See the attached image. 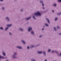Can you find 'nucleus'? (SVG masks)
I'll use <instances>...</instances> for the list:
<instances>
[{
  "instance_id": "f257e3e1",
  "label": "nucleus",
  "mask_w": 61,
  "mask_h": 61,
  "mask_svg": "<svg viewBox=\"0 0 61 61\" xmlns=\"http://www.w3.org/2000/svg\"><path fill=\"white\" fill-rule=\"evenodd\" d=\"M17 55V52H14L13 54L11 55L13 59H16L17 57L16 56Z\"/></svg>"
},
{
  "instance_id": "f03ea898",
  "label": "nucleus",
  "mask_w": 61,
  "mask_h": 61,
  "mask_svg": "<svg viewBox=\"0 0 61 61\" xmlns=\"http://www.w3.org/2000/svg\"><path fill=\"white\" fill-rule=\"evenodd\" d=\"M41 15L42 14L40 13L39 11H38L37 13H35L34 14V15H36V17H38V15L39 16H41Z\"/></svg>"
},
{
  "instance_id": "7ed1b4c3",
  "label": "nucleus",
  "mask_w": 61,
  "mask_h": 61,
  "mask_svg": "<svg viewBox=\"0 0 61 61\" xmlns=\"http://www.w3.org/2000/svg\"><path fill=\"white\" fill-rule=\"evenodd\" d=\"M5 19L8 22H10V19L9 18V17L7 16L6 17Z\"/></svg>"
},
{
  "instance_id": "20e7f679",
  "label": "nucleus",
  "mask_w": 61,
  "mask_h": 61,
  "mask_svg": "<svg viewBox=\"0 0 61 61\" xmlns=\"http://www.w3.org/2000/svg\"><path fill=\"white\" fill-rule=\"evenodd\" d=\"M5 19L8 22H10V19L9 18V17L7 16L6 17Z\"/></svg>"
},
{
  "instance_id": "39448f33",
  "label": "nucleus",
  "mask_w": 61,
  "mask_h": 61,
  "mask_svg": "<svg viewBox=\"0 0 61 61\" xmlns=\"http://www.w3.org/2000/svg\"><path fill=\"white\" fill-rule=\"evenodd\" d=\"M5 19L8 22H10V19L9 18V17L7 16L6 17Z\"/></svg>"
},
{
  "instance_id": "423d86ee",
  "label": "nucleus",
  "mask_w": 61,
  "mask_h": 61,
  "mask_svg": "<svg viewBox=\"0 0 61 61\" xmlns=\"http://www.w3.org/2000/svg\"><path fill=\"white\" fill-rule=\"evenodd\" d=\"M40 4H42V6H45V5L43 3V1L42 0H41L40 1Z\"/></svg>"
},
{
  "instance_id": "0eeeda50",
  "label": "nucleus",
  "mask_w": 61,
  "mask_h": 61,
  "mask_svg": "<svg viewBox=\"0 0 61 61\" xmlns=\"http://www.w3.org/2000/svg\"><path fill=\"white\" fill-rule=\"evenodd\" d=\"M31 30H32V28L31 27H30L29 28L28 31V32H30Z\"/></svg>"
},
{
  "instance_id": "6e6552de",
  "label": "nucleus",
  "mask_w": 61,
  "mask_h": 61,
  "mask_svg": "<svg viewBox=\"0 0 61 61\" xmlns=\"http://www.w3.org/2000/svg\"><path fill=\"white\" fill-rule=\"evenodd\" d=\"M16 48L19 49H23V48H22V47L21 46H17Z\"/></svg>"
},
{
  "instance_id": "1a4fd4ad",
  "label": "nucleus",
  "mask_w": 61,
  "mask_h": 61,
  "mask_svg": "<svg viewBox=\"0 0 61 61\" xmlns=\"http://www.w3.org/2000/svg\"><path fill=\"white\" fill-rule=\"evenodd\" d=\"M31 34L32 35H35V32L33 31H32L30 32Z\"/></svg>"
},
{
  "instance_id": "9d476101",
  "label": "nucleus",
  "mask_w": 61,
  "mask_h": 61,
  "mask_svg": "<svg viewBox=\"0 0 61 61\" xmlns=\"http://www.w3.org/2000/svg\"><path fill=\"white\" fill-rule=\"evenodd\" d=\"M5 57L3 56H1V55L0 54V61H1V59H4Z\"/></svg>"
},
{
  "instance_id": "9b49d317",
  "label": "nucleus",
  "mask_w": 61,
  "mask_h": 61,
  "mask_svg": "<svg viewBox=\"0 0 61 61\" xmlns=\"http://www.w3.org/2000/svg\"><path fill=\"white\" fill-rule=\"evenodd\" d=\"M31 17H29L27 18H26L25 19L26 20H30V19H31Z\"/></svg>"
},
{
  "instance_id": "f8f14e48",
  "label": "nucleus",
  "mask_w": 61,
  "mask_h": 61,
  "mask_svg": "<svg viewBox=\"0 0 61 61\" xmlns=\"http://www.w3.org/2000/svg\"><path fill=\"white\" fill-rule=\"evenodd\" d=\"M42 51H38L37 52V53L39 54H42Z\"/></svg>"
},
{
  "instance_id": "ddd939ff",
  "label": "nucleus",
  "mask_w": 61,
  "mask_h": 61,
  "mask_svg": "<svg viewBox=\"0 0 61 61\" xmlns=\"http://www.w3.org/2000/svg\"><path fill=\"white\" fill-rule=\"evenodd\" d=\"M6 25V26H7L8 27H9H9H11V26L12 25V24H10L9 25L7 24Z\"/></svg>"
},
{
  "instance_id": "4468645a",
  "label": "nucleus",
  "mask_w": 61,
  "mask_h": 61,
  "mask_svg": "<svg viewBox=\"0 0 61 61\" xmlns=\"http://www.w3.org/2000/svg\"><path fill=\"white\" fill-rule=\"evenodd\" d=\"M43 53L45 56H46V51H43Z\"/></svg>"
},
{
  "instance_id": "2eb2a0df",
  "label": "nucleus",
  "mask_w": 61,
  "mask_h": 61,
  "mask_svg": "<svg viewBox=\"0 0 61 61\" xmlns=\"http://www.w3.org/2000/svg\"><path fill=\"white\" fill-rule=\"evenodd\" d=\"M46 19L48 23V24H50V21H49V19L48 18H46Z\"/></svg>"
},
{
  "instance_id": "dca6fc26",
  "label": "nucleus",
  "mask_w": 61,
  "mask_h": 61,
  "mask_svg": "<svg viewBox=\"0 0 61 61\" xmlns=\"http://www.w3.org/2000/svg\"><path fill=\"white\" fill-rule=\"evenodd\" d=\"M21 42L22 43H23V44H24V45L25 44V41H24V40H22Z\"/></svg>"
},
{
  "instance_id": "f3484780",
  "label": "nucleus",
  "mask_w": 61,
  "mask_h": 61,
  "mask_svg": "<svg viewBox=\"0 0 61 61\" xmlns=\"http://www.w3.org/2000/svg\"><path fill=\"white\" fill-rule=\"evenodd\" d=\"M2 54L4 56H6V54H5V52H4V51H2Z\"/></svg>"
},
{
  "instance_id": "a211bd4d",
  "label": "nucleus",
  "mask_w": 61,
  "mask_h": 61,
  "mask_svg": "<svg viewBox=\"0 0 61 61\" xmlns=\"http://www.w3.org/2000/svg\"><path fill=\"white\" fill-rule=\"evenodd\" d=\"M1 9L2 11H4L5 10V7H2L1 8Z\"/></svg>"
},
{
  "instance_id": "6ab92c4d",
  "label": "nucleus",
  "mask_w": 61,
  "mask_h": 61,
  "mask_svg": "<svg viewBox=\"0 0 61 61\" xmlns=\"http://www.w3.org/2000/svg\"><path fill=\"white\" fill-rule=\"evenodd\" d=\"M53 6H54V7H56L57 6V4H56V3H55L53 5Z\"/></svg>"
},
{
  "instance_id": "aec40b11",
  "label": "nucleus",
  "mask_w": 61,
  "mask_h": 61,
  "mask_svg": "<svg viewBox=\"0 0 61 61\" xmlns=\"http://www.w3.org/2000/svg\"><path fill=\"white\" fill-rule=\"evenodd\" d=\"M9 28V27H6L5 29V30L6 31Z\"/></svg>"
},
{
  "instance_id": "412c9836",
  "label": "nucleus",
  "mask_w": 61,
  "mask_h": 61,
  "mask_svg": "<svg viewBox=\"0 0 61 61\" xmlns=\"http://www.w3.org/2000/svg\"><path fill=\"white\" fill-rule=\"evenodd\" d=\"M44 25H45L46 26H47V27L49 26V25H48V24L47 23H45L44 24Z\"/></svg>"
},
{
  "instance_id": "4be33fe9",
  "label": "nucleus",
  "mask_w": 61,
  "mask_h": 61,
  "mask_svg": "<svg viewBox=\"0 0 61 61\" xmlns=\"http://www.w3.org/2000/svg\"><path fill=\"white\" fill-rule=\"evenodd\" d=\"M32 17L34 19V20H36V17L35 15H33L32 16Z\"/></svg>"
},
{
  "instance_id": "5701e85b",
  "label": "nucleus",
  "mask_w": 61,
  "mask_h": 61,
  "mask_svg": "<svg viewBox=\"0 0 61 61\" xmlns=\"http://www.w3.org/2000/svg\"><path fill=\"white\" fill-rule=\"evenodd\" d=\"M53 29L55 30V31H57V30L56 29V27H55L53 28Z\"/></svg>"
},
{
  "instance_id": "b1692460",
  "label": "nucleus",
  "mask_w": 61,
  "mask_h": 61,
  "mask_svg": "<svg viewBox=\"0 0 61 61\" xmlns=\"http://www.w3.org/2000/svg\"><path fill=\"white\" fill-rule=\"evenodd\" d=\"M58 19V18L57 17H56L55 18V21H56Z\"/></svg>"
},
{
  "instance_id": "393cba45",
  "label": "nucleus",
  "mask_w": 61,
  "mask_h": 61,
  "mask_svg": "<svg viewBox=\"0 0 61 61\" xmlns=\"http://www.w3.org/2000/svg\"><path fill=\"white\" fill-rule=\"evenodd\" d=\"M19 29L20 31H24V30H23V29H22V28H19Z\"/></svg>"
},
{
  "instance_id": "a878e982",
  "label": "nucleus",
  "mask_w": 61,
  "mask_h": 61,
  "mask_svg": "<svg viewBox=\"0 0 61 61\" xmlns=\"http://www.w3.org/2000/svg\"><path fill=\"white\" fill-rule=\"evenodd\" d=\"M31 61H36V59L34 58H32L31 59Z\"/></svg>"
},
{
  "instance_id": "bb28decb",
  "label": "nucleus",
  "mask_w": 61,
  "mask_h": 61,
  "mask_svg": "<svg viewBox=\"0 0 61 61\" xmlns=\"http://www.w3.org/2000/svg\"><path fill=\"white\" fill-rule=\"evenodd\" d=\"M61 12H59V13H57V14L58 15H61Z\"/></svg>"
},
{
  "instance_id": "cd10ccee",
  "label": "nucleus",
  "mask_w": 61,
  "mask_h": 61,
  "mask_svg": "<svg viewBox=\"0 0 61 61\" xmlns=\"http://www.w3.org/2000/svg\"><path fill=\"white\" fill-rule=\"evenodd\" d=\"M0 30H4V28L2 27H0Z\"/></svg>"
},
{
  "instance_id": "c85d7f7f",
  "label": "nucleus",
  "mask_w": 61,
  "mask_h": 61,
  "mask_svg": "<svg viewBox=\"0 0 61 61\" xmlns=\"http://www.w3.org/2000/svg\"><path fill=\"white\" fill-rule=\"evenodd\" d=\"M51 52L52 53H55V51L52 50L51 51Z\"/></svg>"
},
{
  "instance_id": "c756f323",
  "label": "nucleus",
  "mask_w": 61,
  "mask_h": 61,
  "mask_svg": "<svg viewBox=\"0 0 61 61\" xmlns=\"http://www.w3.org/2000/svg\"><path fill=\"white\" fill-rule=\"evenodd\" d=\"M9 34L10 36H11L13 35L12 33H11V32H9Z\"/></svg>"
},
{
  "instance_id": "7c9ffc66",
  "label": "nucleus",
  "mask_w": 61,
  "mask_h": 61,
  "mask_svg": "<svg viewBox=\"0 0 61 61\" xmlns=\"http://www.w3.org/2000/svg\"><path fill=\"white\" fill-rule=\"evenodd\" d=\"M34 46H35L34 45H31L30 46V48H34Z\"/></svg>"
},
{
  "instance_id": "2f4dec72",
  "label": "nucleus",
  "mask_w": 61,
  "mask_h": 61,
  "mask_svg": "<svg viewBox=\"0 0 61 61\" xmlns=\"http://www.w3.org/2000/svg\"><path fill=\"white\" fill-rule=\"evenodd\" d=\"M51 49H49L48 50V51L49 53L51 52Z\"/></svg>"
},
{
  "instance_id": "473e14b6",
  "label": "nucleus",
  "mask_w": 61,
  "mask_h": 61,
  "mask_svg": "<svg viewBox=\"0 0 61 61\" xmlns=\"http://www.w3.org/2000/svg\"><path fill=\"white\" fill-rule=\"evenodd\" d=\"M57 28L58 29H60V27L59 26H57Z\"/></svg>"
},
{
  "instance_id": "72a5a7b5",
  "label": "nucleus",
  "mask_w": 61,
  "mask_h": 61,
  "mask_svg": "<svg viewBox=\"0 0 61 61\" xmlns=\"http://www.w3.org/2000/svg\"><path fill=\"white\" fill-rule=\"evenodd\" d=\"M23 10H24L23 9H21L20 10V12H23Z\"/></svg>"
},
{
  "instance_id": "f704fd0d",
  "label": "nucleus",
  "mask_w": 61,
  "mask_h": 61,
  "mask_svg": "<svg viewBox=\"0 0 61 61\" xmlns=\"http://www.w3.org/2000/svg\"><path fill=\"white\" fill-rule=\"evenodd\" d=\"M42 36H43V35H41L40 36H39V37L40 38H41V37H42Z\"/></svg>"
},
{
  "instance_id": "c9c22d12",
  "label": "nucleus",
  "mask_w": 61,
  "mask_h": 61,
  "mask_svg": "<svg viewBox=\"0 0 61 61\" xmlns=\"http://www.w3.org/2000/svg\"><path fill=\"white\" fill-rule=\"evenodd\" d=\"M40 45L39 44H38L36 45V46H39Z\"/></svg>"
},
{
  "instance_id": "e433bc0d",
  "label": "nucleus",
  "mask_w": 61,
  "mask_h": 61,
  "mask_svg": "<svg viewBox=\"0 0 61 61\" xmlns=\"http://www.w3.org/2000/svg\"><path fill=\"white\" fill-rule=\"evenodd\" d=\"M58 2H61V0H58Z\"/></svg>"
},
{
  "instance_id": "4c0bfd02",
  "label": "nucleus",
  "mask_w": 61,
  "mask_h": 61,
  "mask_svg": "<svg viewBox=\"0 0 61 61\" xmlns=\"http://www.w3.org/2000/svg\"><path fill=\"white\" fill-rule=\"evenodd\" d=\"M30 48L29 47V46H28L27 47V49H29Z\"/></svg>"
},
{
  "instance_id": "58836bf2",
  "label": "nucleus",
  "mask_w": 61,
  "mask_h": 61,
  "mask_svg": "<svg viewBox=\"0 0 61 61\" xmlns=\"http://www.w3.org/2000/svg\"><path fill=\"white\" fill-rule=\"evenodd\" d=\"M42 8L43 9H45V7H42Z\"/></svg>"
},
{
  "instance_id": "ea45409f",
  "label": "nucleus",
  "mask_w": 61,
  "mask_h": 61,
  "mask_svg": "<svg viewBox=\"0 0 61 61\" xmlns=\"http://www.w3.org/2000/svg\"><path fill=\"white\" fill-rule=\"evenodd\" d=\"M55 53H58V52L56 51H55Z\"/></svg>"
},
{
  "instance_id": "a19ab883",
  "label": "nucleus",
  "mask_w": 61,
  "mask_h": 61,
  "mask_svg": "<svg viewBox=\"0 0 61 61\" xmlns=\"http://www.w3.org/2000/svg\"><path fill=\"white\" fill-rule=\"evenodd\" d=\"M4 0H0V1L1 2H3V1H4Z\"/></svg>"
},
{
  "instance_id": "79ce46f5",
  "label": "nucleus",
  "mask_w": 61,
  "mask_h": 61,
  "mask_svg": "<svg viewBox=\"0 0 61 61\" xmlns=\"http://www.w3.org/2000/svg\"><path fill=\"white\" fill-rule=\"evenodd\" d=\"M44 29H44V28H43L42 29V31H44Z\"/></svg>"
},
{
  "instance_id": "37998d69",
  "label": "nucleus",
  "mask_w": 61,
  "mask_h": 61,
  "mask_svg": "<svg viewBox=\"0 0 61 61\" xmlns=\"http://www.w3.org/2000/svg\"><path fill=\"white\" fill-rule=\"evenodd\" d=\"M29 24V22H27V23H26L27 24Z\"/></svg>"
},
{
  "instance_id": "c03bdc74",
  "label": "nucleus",
  "mask_w": 61,
  "mask_h": 61,
  "mask_svg": "<svg viewBox=\"0 0 61 61\" xmlns=\"http://www.w3.org/2000/svg\"><path fill=\"white\" fill-rule=\"evenodd\" d=\"M44 61H47V60L46 59L44 60Z\"/></svg>"
},
{
  "instance_id": "a18cd8bd",
  "label": "nucleus",
  "mask_w": 61,
  "mask_h": 61,
  "mask_svg": "<svg viewBox=\"0 0 61 61\" xmlns=\"http://www.w3.org/2000/svg\"><path fill=\"white\" fill-rule=\"evenodd\" d=\"M59 35H61V33H60L59 34Z\"/></svg>"
},
{
  "instance_id": "49530a36",
  "label": "nucleus",
  "mask_w": 61,
  "mask_h": 61,
  "mask_svg": "<svg viewBox=\"0 0 61 61\" xmlns=\"http://www.w3.org/2000/svg\"><path fill=\"white\" fill-rule=\"evenodd\" d=\"M52 12H54V10H52Z\"/></svg>"
},
{
  "instance_id": "de8ad7c7",
  "label": "nucleus",
  "mask_w": 61,
  "mask_h": 61,
  "mask_svg": "<svg viewBox=\"0 0 61 61\" xmlns=\"http://www.w3.org/2000/svg\"><path fill=\"white\" fill-rule=\"evenodd\" d=\"M53 61H56V60H53Z\"/></svg>"
},
{
  "instance_id": "09e8293b",
  "label": "nucleus",
  "mask_w": 61,
  "mask_h": 61,
  "mask_svg": "<svg viewBox=\"0 0 61 61\" xmlns=\"http://www.w3.org/2000/svg\"><path fill=\"white\" fill-rule=\"evenodd\" d=\"M17 1V0H15V2H16Z\"/></svg>"
},
{
  "instance_id": "8fccbe9b",
  "label": "nucleus",
  "mask_w": 61,
  "mask_h": 61,
  "mask_svg": "<svg viewBox=\"0 0 61 61\" xmlns=\"http://www.w3.org/2000/svg\"><path fill=\"white\" fill-rule=\"evenodd\" d=\"M6 61H9V60H6Z\"/></svg>"
},
{
  "instance_id": "3c124183",
  "label": "nucleus",
  "mask_w": 61,
  "mask_h": 61,
  "mask_svg": "<svg viewBox=\"0 0 61 61\" xmlns=\"http://www.w3.org/2000/svg\"><path fill=\"white\" fill-rule=\"evenodd\" d=\"M45 27V26H43V27Z\"/></svg>"
},
{
  "instance_id": "603ef678",
  "label": "nucleus",
  "mask_w": 61,
  "mask_h": 61,
  "mask_svg": "<svg viewBox=\"0 0 61 61\" xmlns=\"http://www.w3.org/2000/svg\"><path fill=\"white\" fill-rule=\"evenodd\" d=\"M0 6H1V4H0Z\"/></svg>"
}]
</instances>
